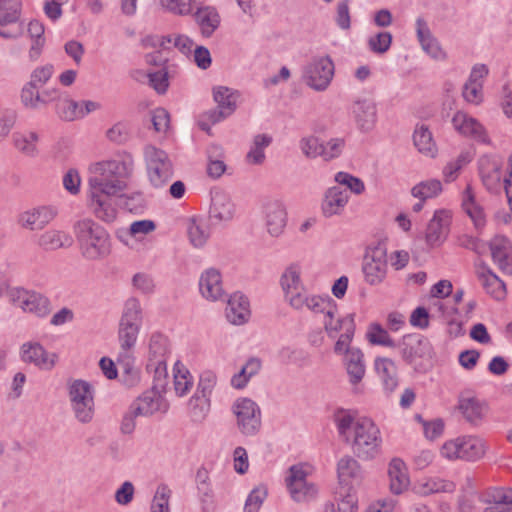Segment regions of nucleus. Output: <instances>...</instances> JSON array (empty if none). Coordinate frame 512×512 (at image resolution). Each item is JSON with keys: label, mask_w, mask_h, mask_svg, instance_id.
Returning <instances> with one entry per match:
<instances>
[{"label": "nucleus", "mask_w": 512, "mask_h": 512, "mask_svg": "<svg viewBox=\"0 0 512 512\" xmlns=\"http://www.w3.org/2000/svg\"><path fill=\"white\" fill-rule=\"evenodd\" d=\"M135 161L127 152L89 164L87 173V204L96 218L112 223L117 218V198L125 195L134 174Z\"/></svg>", "instance_id": "nucleus-1"}, {"label": "nucleus", "mask_w": 512, "mask_h": 512, "mask_svg": "<svg viewBox=\"0 0 512 512\" xmlns=\"http://www.w3.org/2000/svg\"><path fill=\"white\" fill-rule=\"evenodd\" d=\"M335 424L338 434L351 445L358 459L371 461L380 455L382 436L371 418L351 410H340L335 415Z\"/></svg>", "instance_id": "nucleus-2"}, {"label": "nucleus", "mask_w": 512, "mask_h": 512, "mask_svg": "<svg viewBox=\"0 0 512 512\" xmlns=\"http://www.w3.org/2000/svg\"><path fill=\"white\" fill-rule=\"evenodd\" d=\"M74 233L79 245V253L89 262L107 259L112 253V240L105 228L90 218L75 222Z\"/></svg>", "instance_id": "nucleus-3"}, {"label": "nucleus", "mask_w": 512, "mask_h": 512, "mask_svg": "<svg viewBox=\"0 0 512 512\" xmlns=\"http://www.w3.org/2000/svg\"><path fill=\"white\" fill-rule=\"evenodd\" d=\"M71 412L81 424L91 423L95 416L96 390L92 383L84 379H71L66 384Z\"/></svg>", "instance_id": "nucleus-4"}, {"label": "nucleus", "mask_w": 512, "mask_h": 512, "mask_svg": "<svg viewBox=\"0 0 512 512\" xmlns=\"http://www.w3.org/2000/svg\"><path fill=\"white\" fill-rule=\"evenodd\" d=\"M314 467L307 462L291 465L286 471L284 482L288 494L295 502H306L314 498L318 492L310 477Z\"/></svg>", "instance_id": "nucleus-5"}, {"label": "nucleus", "mask_w": 512, "mask_h": 512, "mask_svg": "<svg viewBox=\"0 0 512 512\" xmlns=\"http://www.w3.org/2000/svg\"><path fill=\"white\" fill-rule=\"evenodd\" d=\"M487 450L486 442L476 435H462L446 440L440 447V455L448 461H477Z\"/></svg>", "instance_id": "nucleus-6"}, {"label": "nucleus", "mask_w": 512, "mask_h": 512, "mask_svg": "<svg viewBox=\"0 0 512 512\" xmlns=\"http://www.w3.org/2000/svg\"><path fill=\"white\" fill-rule=\"evenodd\" d=\"M235 426L246 437L256 436L262 427V411L256 401L248 397H239L231 405Z\"/></svg>", "instance_id": "nucleus-7"}, {"label": "nucleus", "mask_w": 512, "mask_h": 512, "mask_svg": "<svg viewBox=\"0 0 512 512\" xmlns=\"http://www.w3.org/2000/svg\"><path fill=\"white\" fill-rule=\"evenodd\" d=\"M143 154L150 184L155 188L163 187L173 176L168 154L154 145H146Z\"/></svg>", "instance_id": "nucleus-8"}, {"label": "nucleus", "mask_w": 512, "mask_h": 512, "mask_svg": "<svg viewBox=\"0 0 512 512\" xmlns=\"http://www.w3.org/2000/svg\"><path fill=\"white\" fill-rule=\"evenodd\" d=\"M504 162L500 155L485 153L478 158V175L485 189L493 194H499L504 188V179L508 172L503 171Z\"/></svg>", "instance_id": "nucleus-9"}, {"label": "nucleus", "mask_w": 512, "mask_h": 512, "mask_svg": "<svg viewBox=\"0 0 512 512\" xmlns=\"http://www.w3.org/2000/svg\"><path fill=\"white\" fill-rule=\"evenodd\" d=\"M8 298L15 307L40 318L46 317L51 310L50 300L46 296L22 287L11 288Z\"/></svg>", "instance_id": "nucleus-10"}, {"label": "nucleus", "mask_w": 512, "mask_h": 512, "mask_svg": "<svg viewBox=\"0 0 512 512\" xmlns=\"http://www.w3.org/2000/svg\"><path fill=\"white\" fill-rule=\"evenodd\" d=\"M335 66L329 56L313 58L304 68L303 80L311 89L325 91L334 77Z\"/></svg>", "instance_id": "nucleus-11"}, {"label": "nucleus", "mask_w": 512, "mask_h": 512, "mask_svg": "<svg viewBox=\"0 0 512 512\" xmlns=\"http://www.w3.org/2000/svg\"><path fill=\"white\" fill-rule=\"evenodd\" d=\"M364 281L370 286L381 285L388 273V258L385 248L377 245L369 247L362 263Z\"/></svg>", "instance_id": "nucleus-12"}, {"label": "nucleus", "mask_w": 512, "mask_h": 512, "mask_svg": "<svg viewBox=\"0 0 512 512\" xmlns=\"http://www.w3.org/2000/svg\"><path fill=\"white\" fill-rule=\"evenodd\" d=\"M454 213L448 208H438L434 211L425 230V243L434 249L440 247L448 238Z\"/></svg>", "instance_id": "nucleus-13"}, {"label": "nucleus", "mask_w": 512, "mask_h": 512, "mask_svg": "<svg viewBox=\"0 0 512 512\" xmlns=\"http://www.w3.org/2000/svg\"><path fill=\"white\" fill-rule=\"evenodd\" d=\"M451 122L454 130L461 136L482 145H494L487 128L477 118L467 112L457 111L453 115Z\"/></svg>", "instance_id": "nucleus-14"}, {"label": "nucleus", "mask_w": 512, "mask_h": 512, "mask_svg": "<svg viewBox=\"0 0 512 512\" xmlns=\"http://www.w3.org/2000/svg\"><path fill=\"white\" fill-rule=\"evenodd\" d=\"M20 359L25 364L33 365L40 370L50 371L59 362V355L50 352L38 341L24 342L19 350Z\"/></svg>", "instance_id": "nucleus-15"}, {"label": "nucleus", "mask_w": 512, "mask_h": 512, "mask_svg": "<svg viewBox=\"0 0 512 512\" xmlns=\"http://www.w3.org/2000/svg\"><path fill=\"white\" fill-rule=\"evenodd\" d=\"M199 295L207 302L215 303L225 299L223 274L216 267L203 269L198 278Z\"/></svg>", "instance_id": "nucleus-16"}, {"label": "nucleus", "mask_w": 512, "mask_h": 512, "mask_svg": "<svg viewBox=\"0 0 512 512\" xmlns=\"http://www.w3.org/2000/svg\"><path fill=\"white\" fill-rule=\"evenodd\" d=\"M261 214L267 233L272 237L283 234L287 225V211L279 199H267L261 205Z\"/></svg>", "instance_id": "nucleus-17"}, {"label": "nucleus", "mask_w": 512, "mask_h": 512, "mask_svg": "<svg viewBox=\"0 0 512 512\" xmlns=\"http://www.w3.org/2000/svg\"><path fill=\"white\" fill-rule=\"evenodd\" d=\"M350 114L359 130L369 132L378 120L377 104L372 97L358 96L351 103Z\"/></svg>", "instance_id": "nucleus-18"}, {"label": "nucleus", "mask_w": 512, "mask_h": 512, "mask_svg": "<svg viewBox=\"0 0 512 512\" xmlns=\"http://www.w3.org/2000/svg\"><path fill=\"white\" fill-rule=\"evenodd\" d=\"M279 284L285 302L291 306L302 294L306 292L302 280V266L299 263L289 264L282 272Z\"/></svg>", "instance_id": "nucleus-19"}, {"label": "nucleus", "mask_w": 512, "mask_h": 512, "mask_svg": "<svg viewBox=\"0 0 512 512\" xmlns=\"http://www.w3.org/2000/svg\"><path fill=\"white\" fill-rule=\"evenodd\" d=\"M338 488L357 490L364 481V471L357 459L345 455L336 465Z\"/></svg>", "instance_id": "nucleus-20"}, {"label": "nucleus", "mask_w": 512, "mask_h": 512, "mask_svg": "<svg viewBox=\"0 0 512 512\" xmlns=\"http://www.w3.org/2000/svg\"><path fill=\"white\" fill-rule=\"evenodd\" d=\"M348 383L353 395L364 393L363 379L366 375V363L363 351L359 348L356 351L342 358Z\"/></svg>", "instance_id": "nucleus-21"}, {"label": "nucleus", "mask_w": 512, "mask_h": 512, "mask_svg": "<svg viewBox=\"0 0 512 512\" xmlns=\"http://www.w3.org/2000/svg\"><path fill=\"white\" fill-rule=\"evenodd\" d=\"M415 33L421 49L431 59L439 62L448 59V53L433 35L427 21L422 17H418L415 21Z\"/></svg>", "instance_id": "nucleus-22"}, {"label": "nucleus", "mask_w": 512, "mask_h": 512, "mask_svg": "<svg viewBox=\"0 0 512 512\" xmlns=\"http://www.w3.org/2000/svg\"><path fill=\"white\" fill-rule=\"evenodd\" d=\"M168 403L164 393L149 389L135 399L130 406V413L134 416L147 417L158 412H166Z\"/></svg>", "instance_id": "nucleus-23"}, {"label": "nucleus", "mask_w": 512, "mask_h": 512, "mask_svg": "<svg viewBox=\"0 0 512 512\" xmlns=\"http://www.w3.org/2000/svg\"><path fill=\"white\" fill-rule=\"evenodd\" d=\"M457 408L463 418L474 426L480 425L489 412L487 402L469 392L459 395Z\"/></svg>", "instance_id": "nucleus-24"}, {"label": "nucleus", "mask_w": 512, "mask_h": 512, "mask_svg": "<svg viewBox=\"0 0 512 512\" xmlns=\"http://www.w3.org/2000/svg\"><path fill=\"white\" fill-rule=\"evenodd\" d=\"M58 215V209L52 205H41L22 212L18 224L27 230H42Z\"/></svg>", "instance_id": "nucleus-25"}, {"label": "nucleus", "mask_w": 512, "mask_h": 512, "mask_svg": "<svg viewBox=\"0 0 512 512\" xmlns=\"http://www.w3.org/2000/svg\"><path fill=\"white\" fill-rule=\"evenodd\" d=\"M398 347L402 359L410 364L418 359L430 357L432 353L430 342L419 334L404 335Z\"/></svg>", "instance_id": "nucleus-26"}, {"label": "nucleus", "mask_w": 512, "mask_h": 512, "mask_svg": "<svg viewBox=\"0 0 512 512\" xmlns=\"http://www.w3.org/2000/svg\"><path fill=\"white\" fill-rule=\"evenodd\" d=\"M350 194L338 185L327 188L323 194L320 210L325 218L341 216L349 203Z\"/></svg>", "instance_id": "nucleus-27"}, {"label": "nucleus", "mask_w": 512, "mask_h": 512, "mask_svg": "<svg viewBox=\"0 0 512 512\" xmlns=\"http://www.w3.org/2000/svg\"><path fill=\"white\" fill-rule=\"evenodd\" d=\"M237 213V207L232 197L222 191L212 192L209 215L212 220L218 224H227L231 222Z\"/></svg>", "instance_id": "nucleus-28"}, {"label": "nucleus", "mask_w": 512, "mask_h": 512, "mask_svg": "<svg viewBox=\"0 0 512 512\" xmlns=\"http://www.w3.org/2000/svg\"><path fill=\"white\" fill-rule=\"evenodd\" d=\"M373 369L386 395H391L399 386L397 365L391 358L378 356L373 361Z\"/></svg>", "instance_id": "nucleus-29"}, {"label": "nucleus", "mask_w": 512, "mask_h": 512, "mask_svg": "<svg viewBox=\"0 0 512 512\" xmlns=\"http://www.w3.org/2000/svg\"><path fill=\"white\" fill-rule=\"evenodd\" d=\"M461 207L472 221L474 228L477 231H482L487 222L486 213L470 184L461 193Z\"/></svg>", "instance_id": "nucleus-30"}, {"label": "nucleus", "mask_w": 512, "mask_h": 512, "mask_svg": "<svg viewBox=\"0 0 512 512\" xmlns=\"http://www.w3.org/2000/svg\"><path fill=\"white\" fill-rule=\"evenodd\" d=\"M74 239L72 235L63 229L50 228L36 238L37 246L46 252L68 249L72 247Z\"/></svg>", "instance_id": "nucleus-31"}, {"label": "nucleus", "mask_w": 512, "mask_h": 512, "mask_svg": "<svg viewBox=\"0 0 512 512\" xmlns=\"http://www.w3.org/2000/svg\"><path fill=\"white\" fill-rule=\"evenodd\" d=\"M336 302L327 294H310L305 292L290 307L297 311L304 309L309 310L313 314H322L323 317L329 313Z\"/></svg>", "instance_id": "nucleus-32"}, {"label": "nucleus", "mask_w": 512, "mask_h": 512, "mask_svg": "<svg viewBox=\"0 0 512 512\" xmlns=\"http://www.w3.org/2000/svg\"><path fill=\"white\" fill-rule=\"evenodd\" d=\"M389 491L393 495L405 493L410 486V476L405 462L400 458H393L387 468Z\"/></svg>", "instance_id": "nucleus-33"}, {"label": "nucleus", "mask_w": 512, "mask_h": 512, "mask_svg": "<svg viewBox=\"0 0 512 512\" xmlns=\"http://www.w3.org/2000/svg\"><path fill=\"white\" fill-rule=\"evenodd\" d=\"M186 235L193 248L202 250L211 238L212 228L204 218L190 217L186 222Z\"/></svg>", "instance_id": "nucleus-34"}, {"label": "nucleus", "mask_w": 512, "mask_h": 512, "mask_svg": "<svg viewBox=\"0 0 512 512\" xmlns=\"http://www.w3.org/2000/svg\"><path fill=\"white\" fill-rule=\"evenodd\" d=\"M225 316L228 322L233 325L247 323L251 316L248 298L240 292L233 293L227 301Z\"/></svg>", "instance_id": "nucleus-35"}, {"label": "nucleus", "mask_w": 512, "mask_h": 512, "mask_svg": "<svg viewBox=\"0 0 512 512\" xmlns=\"http://www.w3.org/2000/svg\"><path fill=\"white\" fill-rule=\"evenodd\" d=\"M490 250L494 262L505 273H512V243L501 235L490 241Z\"/></svg>", "instance_id": "nucleus-36"}, {"label": "nucleus", "mask_w": 512, "mask_h": 512, "mask_svg": "<svg viewBox=\"0 0 512 512\" xmlns=\"http://www.w3.org/2000/svg\"><path fill=\"white\" fill-rule=\"evenodd\" d=\"M323 327L329 338H336L339 333L355 330L354 317L353 315L339 316L336 304L334 309L323 317Z\"/></svg>", "instance_id": "nucleus-37"}, {"label": "nucleus", "mask_w": 512, "mask_h": 512, "mask_svg": "<svg viewBox=\"0 0 512 512\" xmlns=\"http://www.w3.org/2000/svg\"><path fill=\"white\" fill-rule=\"evenodd\" d=\"M156 224L149 219L132 222L127 229H120L116 232L117 239L126 247H132V240H140L144 236L154 232Z\"/></svg>", "instance_id": "nucleus-38"}, {"label": "nucleus", "mask_w": 512, "mask_h": 512, "mask_svg": "<svg viewBox=\"0 0 512 512\" xmlns=\"http://www.w3.org/2000/svg\"><path fill=\"white\" fill-rule=\"evenodd\" d=\"M24 28L20 21V9L8 8L0 10V37L16 39L23 34Z\"/></svg>", "instance_id": "nucleus-39"}, {"label": "nucleus", "mask_w": 512, "mask_h": 512, "mask_svg": "<svg viewBox=\"0 0 512 512\" xmlns=\"http://www.w3.org/2000/svg\"><path fill=\"white\" fill-rule=\"evenodd\" d=\"M146 349V363L164 362L168 360L170 355L169 340L160 332L151 333L147 340Z\"/></svg>", "instance_id": "nucleus-40"}, {"label": "nucleus", "mask_w": 512, "mask_h": 512, "mask_svg": "<svg viewBox=\"0 0 512 512\" xmlns=\"http://www.w3.org/2000/svg\"><path fill=\"white\" fill-rule=\"evenodd\" d=\"M484 512H512V489L493 488L484 496Z\"/></svg>", "instance_id": "nucleus-41"}, {"label": "nucleus", "mask_w": 512, "mask_h": 512, "mask_svg": "<svg viewBox=\"0 0 512 512\" xmlns=\"http://www.w3.org/2000/svg\"><path fill=\"white\" fill-rule=\"evenodd\" d=\"M415 493L428 496L434 493H451L455 490V484L437 476L422 477L414 484Z\"/></svg>", "instance_id": "nucleus-42"}, {"label": "nucleus", "mask_w": 512, "mask_h": 512, "mask_svg": "<svg viewBox=\"0 0 512 512\" xmlns=\"http://www.w3.org/2000/svg\"><path fill=\"white\" fill-rule=\"evenodd\" d=\"M173 389L178 397L186 396L194 386V378L189 369L177 360L172 367Z\"/></svg>", "instance_id": "nucleus-43"}, {"label": "nucleus", "mask_w": 512, "mask_h": 512, "mask_svg": "<svg viewBox=\"0 0 512 512\" xmlns=\"http://www.w3.org/2000/svg\"><path fill=\"white\" fill-rule=\"evenodd\" d=\"M196 22L199 25L201 34L210 37L220 26L221 18L215 7L205 6L199 8L195 14Z\"/></svg>", "instance_id": "nucleus-44"}, {"label": "nucleus", "mask_w": 512, "mask_h": 512, "mask_svg": "<svg viewBox=\"0 0 512 512\" xmlns=\"http://www.w3.org/2000/svg\"><path fill=\"white\" fill-rule=\"evenodd\" d=\"M116 362L122 369L121 382L127 387H135L141 381V372L136 367L135 355H116Z\"/></svg>", "instance_id": "nucleus-45"}, {"label": "nucleus", "mask_w": 512, "mask_h": 512, "mask_svg": "<svg viewBox=\"0 0 512 512\" xmlns=\"http://www.w3.org/2000/svg\"><path fill=\"white\" fill-rule=\"evenodd\" d=\"M478 278L488 295L497 301L504 300L507 295L505 283L491 270L478 273Z\"/></svg>", "instance_id": "nucleus-46"}, {"label": "nucleus", "mask_w": 512, "mask_h": 512, "mask_svg": "<svg viewBox=\"0 0 512 512\" xmlns=\"http://www.w3.org/2000/svg\"><path fill=\"white\" fill-rule=\"evenodd\" d=\"M207 174L213 179L220 178L226 171L225 152L221 145L211 144L207 151Z\"/></svg>", "instance_id": "nucleus-47"}, {"label": "nucleus", "mask_w": 512, "mask_h": 512, "mask_svg": "<svg viewBox=\"0 0 512 512\" xmlns=\"http://www.w3.org/2000/svg\"><path fill=\"white\" fill-rule=\"evenodd\" d=\"M272 143V136L269 134H257L253 137L245 161L249 165H262L265 162V149Z\"/></svg>", "instance_id": "nucleus-48"}, {"label": "nucleus", "mask_w": 512, "mask_h": 512, "mask_svg": "<svg viewBox=\"0 0 512 512\" xmlns=\"http://www.w3.org/2000/svg\"><path fill=\"white\" fill-rule=\"evenodd\" d=\"M140 328L120 325L118 327V351L117 355H135Z\"/></svg>", "instance_id": "nucleus-49"}, {"label": "nucleus", "mask_w": 512, "mask_h": 512, "mask_svg": "<svg viewBox=\"0 0 512 512\" xmlns=\"http://www.w3.org/2000/svg\"><path fill=\"white\" fill-rule=\"evenodd\" d=\"M413 142L417 150L428 156L434 157L437 153V146L429 128L424 124H418L413 133Z\"/></svg>", "instance_id": "nucleus-50"}, {"label": "nucleus", "mask_w": 512, "mask_h": 512, "mask_svg": "<svg viewBox=\"0 0 512 512\" xmlns=\"http://www.w3.org/2000/svg\"><path fill=\"white\" fill-rule=\"evenodd\" d=\"M365 339L372 346H382L387 348H396L397 344L390 336L387 329H385L378 322H371L368 324Z\"/></svg>", "instance_id": "nucleus-51"}, {"label": "nucleus", "mask_w": 512, "mask_h": 512, "mask_svg": "<svg viewBox=\"0 0 512 512\" xmlns=\"http://www.w3.org/2000/svg\"><path fill=\"white\" fill-rule=\"evenodd\" d=\"M238 98V92L226 86H217L213 88V99L217 104V107L230 114L235 112Z\"/></svg>", "instance_id": "nucleus-52"}, {"label": "nucleus", "mask_w": 512, "mask_h": 512, "mask_svg": "<svg viewBox=\"0 0 512 512\" xmlns=\"http://www.w3.org/2000/svg\"><path fill=\"white\" fill-rule=\"evenodd\" d=\"M261 369V361L258 358H250L240 371L231 378V386L235 389H243L247 386L252 377L258 374Z\"/></svg>", "instance_id": "nucleus-53"}, {"label": "nucleus", "mask_w": 512, "mask_h": 512, "mask_svg": "<svg viewBox=\"0 0 512 512\" xmlns=\"http://www.w3.org/2000/svg\"><path fill=\"white\" fill-rule=\"evenodd\" d=\"M443 191L442 182L438 179L423 180L411 188V195L421 201L438 197Z\"/></svg>", "instance_id": "nucleus-54"}, {"label": "nucleus", "mask_w": 512, "mask_h": 512, "mask_svg": "<svg viewBox=\"0 0 512 512\" xmlns=\"http://www.w3.org/2000/svg\"><path fill=\"white\" fill-rule=\"evenodd\" d=\"M119 324L141 329L142 309L141 304L137 299L129 298L125 302Z\"/></svg>", "instance_id": "nucleus-55"}, {"label": "nucleus", "mask_w": 512, "mask_h": 512, "mask_svg": "<svg viewBox=\"0 0 512 512\" xmlns=\"http://www.w3.org/2000/svg\"><path fill=\"white\" fill-rule=\"evenodd\" d=\"M14 147L26 156L37 154L38 134L33 131L15 132L12 136Z\"/></svg>", "instance_id": "nucleus-56"}, {"label": "nucleus", "mask_w": 512, "mask_h": 512, "mask_svg": "<svg viewBox=\"0 0 512 512\" xmlns=\"http://www.w3.org/2000/svg\"><path fill=\"white\" fill-rule=\"evenodd\" d=\"M56 113L65 121H74L84 117L83 105L64 95L61 102L56 105Z\"/></svg>", "instance_id": "nucleus-57"}, {"label": "nucleus", "mask_w": 512, "mask_h": 512, "mask_svg": "<svg viewBox=\"0 0 512 512\" xmlns=\"http://www.w3.org/2000/svg\"><path fill=\"white\" fill-rule=\"evenodd\" d=\"M20 101L25 108L31 110H36L41 105L47 104V100L42 98L39 92V87L30 81L26 82L21 88Z\"/></svg>", "instance_id": "nucleus-58"}, {"label": "nucleus", "mask_w": 512, "mask_h": 512, "mask_svg": "<svg viewBox=\"0 0 512 512\" xmlns=\"http://www.w3.org/2000/svg\"><path fill=\"white\" fill-rule=\"evenodd\" d=\"M146 371L152 376L151 389L164 393L168 385L167 361L146 363Z\"/></svg>", "instance_id": "nucleus-59"}, {"label": "nucleus", "mask_w": 512, "mask_h": 512, "mask_svg": "<svg viewBox=\"0 0 512 512\" xmlns=\"http://www.w3.org/2000/svg\"><path fill=\"white\" fill-rule=\"evenodd\" d=\"M217 384V375L210 370L203 371L200 374L195 398H203L206 403H209L212 392Z\"/></svg>", "instance_id": "nucleus-60"}, {"label": "nucleus", "mask_w": 512, "mask_h": 512, "mask_svg": "<svg viewBox=\"0 0 512 512\" xmlns=\"http://www.w3.org/2000/svg\"><path fill=\"white\" fill-rule=\"evenodd\" d=\"M171 490L165 484L157 486L152 498L149 512H170Z\"/></svg>", "instance_id": "nucleus-61"}, {"label": "nucleus", "mask_w": 512, "mask_h": 512, "mask_svg": "<svg viewBox=\"0 0 512 512\" xmlns=\"http://www.w3.org/2000/svg\"><path fill=\"white\" fill-rule=\"evenodd\" d=\"M337 512H358L357 490L338 488Z\"/></svg>", "instance_id": "nucleus-62"}, {"label": "nucleus", "mask_w": 512, "mask_h": 512, "mask_svg": "<svg viewBox=\"0 0 512 512\" xmlns=\"http://www.w3.org/2000/svg\"><path fill=\"white\" fill-rule=\"evenodd\" d=\"M323 140L315 135H307L300 139L301 153L308 159L321 158Z\"/></svg>", "instance_id": "nucleus-63"}, {"label": "nucleus", "mask_w": 512, "mask_h": 512, "mask_svg": "<svg viewBox=\"0 0 512 512\" xmlns=\"http://www.w3.org/2000/svg\"><path fill=\"white\" fill-rule=\"evenodd\" d=\"M335 182H337L341 186L347 187L351 193H354L356 195H360L365 191V184L364 182L347 172H337L334 177Z\"/></svg>", "instance_id": "nucleus-64"}]
</instances>
